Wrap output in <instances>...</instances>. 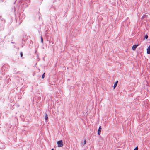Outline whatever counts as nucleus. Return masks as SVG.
<instances>
[{
	"instance_id": "f257e3e1",
	"label": "nucleus",
	"mask_w": 150,
	"mask_h": 150,
	"mask_svg": "<svg viewBox=\"0 0 150 150\" xmlns=\"http://www.w3.org/2000/svg\"><path fill=\"white\" fill-rule=\"evenodd\" d=\"M57 144L58 147H62L63 146L64 144L62 140L57 141Z\"/></svg>"
},
{
	"instance_id": "f03ea898",
	"label": "nucleus",
	"mask_w": 150,
	"mask_h": 150,
	"mask_svg": "<svg viewBox=\"0 0 150 150\" xmlns=\"http://www.w3.org/2000/svg\"><path fill=\"white\" fill-rule=\"evenodd\" d=\"M101 126H100L98 130V134L99 135H100L101 133Z\"/></svg>"
},
{
	"instance_id": "7ed1b4c3",
	"label": "nucleus",
	"mask_w": 150,
	"mask_h": 150,
	"mask_svg": "<svg viewBox=\"0 0 150 150\" xmlns=\"http://www.w3.org/2000/svg\"><path fill=\"white\" fill-rule=\"evenodd\" d=\"M147 53L148 54H150V46H149L147 49Z\"/></svg>"
},
{
	"instance_id": "20e7f679",
	"label": "nucleus",
	"mask_w": 150,
	"mask_h": 150,
	"mask_svg": "<svg viewBox=\"0 0 150 150\" xmlns=\"http://www.w3.org/2000/svg\"><path fill=\"white\" fill-rule=\"evenodd\" d=\"M137 46H138V45H134L132 47V49L133 50H136V48L137 47Z\"/></svg>"
},
{
	"instance_id": "39448f33",
	"label": "nucleus",
	"mask_w": 150,
	"mask_h": 150,
	"mask_svg": "<svg viewBox=\"0 0 150 150\" xmlns=\"http://www.w3.org/2000/svg\"><path fill=\"white\" fill-rule=\"evenodd\" d=\"M117 83H118V81H117L114 84V85L113 86V89H114L116 87V86H117Z\"/></svg>"
},
{
	"instance_id": "423d86ee",
	"label": "nucleus",
	"mask_w": 150,
	"mask_h": 150,
	"mask_svg": "<svg viewBox=\"0 0 150 150\" xmlns=\"http://www.w3.org/2000/svg\"><path fill=\"white\" fill-rule=\"evenodd\" d=\"M45 120H48V116H47V114L46 113L45 114Z\"/></svg>"
},
{
	"instance_id": "0eeeda50",
	"label": "nucleus",
	"mask_w": 150,
	"mask_h": 150,
	"mask_svg": "<svg viewBox=\"0 0 150 150\" xmlns=\"http://www.w3.org/2000/svg\"><path fill=\"white\" fill-rule=\"evenodd\" d=\"M41 42L42 43H43V40L42 36L41 37Z\"/></svg>"
},
{
	"instance_id": "6e6552de",
	"label": "nucleus",
	"mask_w": 150,
	"mask_h": 150,
	"mask_svg": "<svg viewBox=\"0 0 150 150\" xmlns=\"http://www.w3.org/2000/svg\"><path fill=\"white\" fill-rule=\"evenodd\" d=\"M148 38V36L147 35H146L145 36V39H146Z\"/></svg>"
},
{
	"instance_id": "1a4fd4ad",
	"label": "nucleus",
	"mask_w": 150,
	"mask_h": 150,
	"mask_svg": "<svg viewBox=\"0 0 150 150\" xmlns=\"http://www.w3.org/2000/svg\"><path fill=\"white\" fill-rule=\"evenodd\" d=\"M134 150H138V147L137 146L134 149Z\"/></svg>"
},
{
	"instance_id": "9d476101",
	"label": "nucleus",
	"mask_w": 150,
	"mask_h": 150,
	"mask_svg": "<svg viewBox=\"0 0 150 150\" xmlns=\"http://www.w3.org/2000/svg\"><path fill=\"white\" fill-rule=\"evenodd\" d=\"M20 55L21 57H23V53L22 52H21L20 53Z\"/></svg>"
},
{
	"instance_id": "9b49d317",
	"label": "nucleus",
	"mask_w": 150,
	"mask_h": 150,
	"mask_svg": "<svg viewBox=\"0 0 150 150\" xmlns=\"http://www.w3.org/2000/svg\"><path fill=\"white\" fill-rule=\"evenodd\" d=\"M44 74H45V73L42 75V77L43 79L44 78V77H45Z\"/></svg>"
},
{
	"instance_id": "f8f14e48",
	"label": "nucleus",
	"mask_w": 150,
	"mask_h": 150,
	"mask_svg": "<svg viewBox=\"0 0 150 150\" xmlns=\"http://www.w3.org/2000/svg\"><path fill=\"white\" fill-rule=\"evenodd\" d=\"M86 140H84V144H86Z\"/></svg>"
},
{
	"instance_id": "ddd939ff",
	"label": "nucleus",
	"mask_w": 150,
	"mask_h": 150,
	"mask_svg": "<svg viewBox=\"0 0 150 150\" xmlns=\"http://www.w3.org/2000/svg\"><path fill=\"white\" fill-rule=\"evenodd\" d=\"M51 150H54V149H52Z\"/></svg>"
}]
</instances>
